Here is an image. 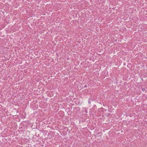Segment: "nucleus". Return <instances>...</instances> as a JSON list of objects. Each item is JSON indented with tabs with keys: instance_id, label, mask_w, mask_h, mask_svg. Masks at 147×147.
<instances>
[{
	"instance_id": "1",
	"label": "nucleus",
	"mask_w": 147,
	"mask_h": 147,
	"mask_svg": "<svg viewBox=\"0 0 147 147\" xmlns=\"http://www.w3.org/2000/svg\"><path fill=\"white\" fill-rule=\"evenodd\" d=\"M142 90H143V91H144V90H145V88H142Z\"/></svg>"
}]
</instances>
